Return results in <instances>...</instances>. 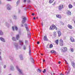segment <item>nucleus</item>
I'll list each match as a JSON object with an SVG mask.
<instances>
[{
  "label": "nucleus",
  "instance_id": "4be33fe9",
  "mask_svg": "<svg viewBox=\"0 0 75 75\" xmlns=\"http://www.w3.org/2000/svg\"><path fill=\"white\" fill-rule=\"evenodd\" d=\"M69 8H72L73 7V6H72V5L71 4H69Z\"/></svg>",
  "mask_w": 75,
  "mask_h": 75
},
{
  "label": "nucleus",
  "instance_id": "c85d7f7f",
  "mask_svg": "<svg viewBox=\"0 0 75 75\" xmlns=\"http://www.w3.org/2000/svg\"><path fill=\"white\" fill-rule=\"evenodd\" d=\"M29 55H31V49H30V46L29 47Z\"/></svg>",
  "mask_w": 75,
  "mask_h": 75
},
{
  "label": "nucleus",
  "instance_id": "473e14b6",
  "mask_svg": "<svg viewBox=\"0 0 75 75\" xmlns=\"http://www.w3.org/2000/svg\"><path fill=\"white\" fill-rule=\"evenodd\" d=\"M58 40H56V41H55V43L56 44H58Z\"/></svg>",
  "mask_w": 75,
  "mask_h": 75
},
{
  "label": "nucleus",
  "instance_id": "c03bdc74",
  "mask_svg": "<svg viewBox=\"0 0 75 75\" xmlns=\"http://www.w3.org/2000/svg\"><path fill=\"white\" fill-rule=\"evenodd\" d=\"M30 2H31V1L30 0H28V3H30Z\"/></svg>",
  "mask_w": 75,
  "mask_h": 75
},
{
  "label": "nucleus",
  "instance_id": "72a5a7b5",
  "mask_svg": "<svg viewBox=\"0 0 75 75\" xmlns=\"http://www.w3.org/2000/svg\"><path fill=\"white\" fill-rule=\"evenodd\" d=\"M67 69L68 71H70L71 70V68L69 67V66H68L67 67Z\"/></svg>",
  "mask_w": 75,
  "mask_h": 75
},
{
  "label": "nucleus",
  "instance_id": "a19ab883",
  "mask_svg": "<svg viewBox=\"0 0 75 75\" xmlns=\"http://www.w3.org/2000/svg\"><path fill=\"white\" fill-rule=\"evenodd\" d=\"M12 29L13 30V31H14V26L12 27Z\"/></svg>",
  "mask_w": 75,
  "mask_h": 75
},
{
  "label": "nucleus",
  "instance_id": "79ce46f5",
  "mask_svg": "<svg viewBox=\"0 0 75 75\" xmlns=\"http://www.w3.org/2000/svg\"><path fill=\"white\" fill-rule=\"evenodd\" d=\"M46 71V70H45V69H44V70L42 71V72H43V73H45Z\"/></svg>",
  "mask_w": 75,
  "mask_h": 75
},
{
  "label": "nucleus",
  "instance_id": "6ab92c4d",
  "mask_svg": "<svg viewBox=\"0 0 75 75\" xmlns=\"http://www.w3.org/2000/svg\"><path fill=\"white\" fill-rule=\"evenodd\" d=\"M10 69L11 71H13V70H14V67H13V66H11L10 67Z\"/></svg>",
  "mask_w": 75,
  "mask_h": 75
},
{
  "label": "nucleus",
  "instance_id": "2eb2a0df",
  "mask_svg": "<svg viewBox=\"0 0 75 75\" xmlns=\"http://www.w3.org/2000/svg\"><path fill=\"white\" fill-rule=\"evenodd\" d=\"M57 33L59 37H60L61 35V33L60 31H58Z\"/></svg>",
  "mask_w": 75,
  "mask_h": 75
},
{
  "label": "nucleus",
  "instance_id": "a878e982",
  "mask_svg": "<svg viewBox=\"0 0 75 75\" xmlns=\"http://www.w3.org/2000/svg\"><path fill=\"white\" fill-rule=\"evenodd\" d=\"M19 57L21 60H23V55H20Z\"/></svg>",
  "mask_w": 75,
  "mask_h": 75
},
{
  "label": "nucleus",
  "instance_id": "423d86ee",
  "mask_svg": "<svg viewBox=\"0 0 75 75\" xmlns=\"http://www.w3.org/2000/svg\"><path fill=\"white\" fill-rule=\"evenodd\" d=\"M13 45L15 47V48H16V50L18 49V44L17 43H13Z\"/></svg>",
  "mask_w": 75,
  "mask_h": 75
},
{
  "label": "nucleus",
  "instance_id": "1a4fd4ad",
  "mask_svg": "<svg viewBox=\"0 0 75 75\" xmlns=\"http://www.w3.org/2000/svg\"><path fill=\"white\" fill-rule=\"evenodd\" d=\"M60 45L61 46H63V44H64V42H63V41L62 39H60Z\"/></svg>",
  "mask_w": 75,
  "mask_h": 75
},
{
  "label": "nucleus",
  "instance_id": "39448f33",
  "mask_svg": "<svg viewBox=\"0 0 75 75\" xmlns=\"http://www.w3.org/2000/svg\"><path fill=\"white\" fill-rule=\"evenodd\" d=\"M61 50L62 52H66L67 51V48L66 47H64L61 48Z\"/></svg>",
  "mask_w": 75,
  "mask_h": 75
},
{
  "label": "nucleus",
  "instance_id": "ddd939ff",
  "mask_svg": "<svg viewBox=\"0 0 75 75\" xmlns=\"http://www.w3.org/2000/svg\"><path fill=\"white\" fill-rule=\"evenodd\" d=\"M56 16L57 17L59 18H62V16L60 15H56Z\"/></svg>",
  "mask_w": 75,
  "mask_h": 75
},
{
  "label": "nucleus",
  "instance_id": "6e6d98bb",
  "mask_svg": "<svg viewBox=\"0 0 75 75\" xmlns=\"http://www.w3.org/2000/svg\"><path fill=\"white\" fill-rule=\"evenodd\" d=\"M40 44V42H38V44Z\"/></svg>",
  "mask_w": 75,
  "mask_h": 75
},
{
  "label": "nucleus",
  "instance_id": "de8ad7c7",
  "mask_svg": "<svg viewBox=\"0 0 75 75\" xmlns=\"http://www.w3.org/2000/svg\"><path fill=\"white\" fill-rule=\"evenodd\" d=\"M26 0H23L24 2V3H25V2H26Z\"/></svg>",
  "mask_w": 75,
  "mask_h": 75
},
{
  "label": "nucleus",
  "instance_id": "4c0bfd02",
  "mask_svg": "<svg viewBox=\"0 0 75 75\" xmlns=\"http://www.w3.org/2000/svg\"><path fill=\"white\" fill-rule=\"evenodd\" d=\"M10 58L12 60H13V59H14V58H13V57H10Z\"/></svg>",
  "mask_w": 75,
  "mask_h": 75
},
{
  "label": "nucleus",
  "instance_id": "7ed1b4c3",
  "mask_svg": "<svg viewBox=\"0 0 75 75\" xmlns=\"http://www.w3.org/2000/svg\"><path fill=\"white\" fill-rule=\"evenodd\" d=\"M16 68L18 71L19 74H20V75H23V71L22 70L19 69L18 67L17 66H16Z\"/></svg>",
  "mask_w": 75,
  "mask_h": 75
},
{
  "label": "nucleus",
  "instance_id": "f3484780",
  "mask_svg": "<svg viewBox=\"0 0 75 75\" xmlns=\"http://www.w3.org/2000/svg\"><path fill=\"white\" fill-rule=\"evenodd\" d=\"M30 59L32 63L34 64V59H33V57L30 58Z\"/></svg>",
  "mask_w": 75,
  "mask_h": 75
},
{
  "label": "nucleus",
  "instance_id": "09e8293b",
  "mask_svg": "<svg viewBox=\"0 0 75 75\" xmlns=\"http://www.w3.org/2000/svg\"><path fill=\"white\" fill-rule=\"evenodd\" d=\"M1 49H0V55H1Z\"/></svg>",
  "mask_w": 75,
  "mask_h": 75
},
{
  "label": "nucleus",
  "instance_id": "9b49d317",
  "mask_svg": "<svg viewBox=\"0 0 75 75\" xmlns=\"http://www.w3.org/2000/svg\"><path fill=\"white\" fill-rule=\"evenodd\" d=\"M70 39L71 42H73L74 41V39L72 37H70Z\"/></svg>",
  "mask_w": 75,
  "mask_h": 75
},
{
  "label": "nucleus",
  "instance_id": "dca6fc26",
  "mask_svg": "<svg viewBox=\"0 0 75 75\" xmlns=\"http://www.w3.org/2000/svg\"><path fill=\"white\" fill-rule=\"evenodd\" d=\"M12 40L13 41H17V39L16 38L14 37H12Z\"/></svg>",
  "mask_w": 75,
  "mask_h": 75
},
{
  "label": "nucleus",
  "instance_id": "393cba45",
  "mask_svg": "<svg viewBox=\"0 0 75 75\" xmlns=\"http://www.w3.org/2000/svg\"><path fill=\"white\" fill-rule=\"evenodd\" d=\"M51 53H53V54H57L55 51L54 50L51 51Z\"/></svg>",
  "mask_w": 75,
  "mask_h": 75
},
{
  "label": "nucleus",
  "instance_id": "7c9ffc66",
  "mask_svg": "<svg viewBox=\"0 0 75 75\" xmlns=\"http://www.w3.org/2000/svg\"><path fill=\"white\" fill-rule=\"evenodd\" d=\"M19 3H20V0H18V1L16 2V6H17L18 5V4H19Z\"/></svg>",
  "mask_w": 75,
  "mask_h": 75
},
{
  "label": "nucleus",
  "instance_id": "c9c22d12",
  "mask_svg": "<svg viewBox=\"0 0 75 75\" xmlns=\"http://www.w3.org/2000/svg\"><path fill=\"white\" fill-rule=\"evenodd\" d=\"M70 50L71 51V52H74V49L72 48H70Z\"/></svg>",
  "mask_w": 75,
  "mask_h": 75
},
{
  "label": "nucleus",
  "instance_id": "3c124183",
  "mask_svg": "<svg viewBox=\"0 0 75 75\" xmlns=\"http://www.w3.org/2000/svg\"><path fill=\"white\" fill-rule=\"evenodd\" d=\"M27 10V8H25V10Z\"/></svg>",
  "mask_w": 75,
  "mask_h": 75
},
{
  "label": "nucleus",
  "instance_id": "4468645a",
  "mask_svg": "<svg viewBox=\"0 0 75 75\" xmlns=\"http://www.w3.org/2000/svg\"><path fill=\"white\" fill-rule=\"evenodd\" d=\"M71 64L72 67H73V68H75V63L74 62H71Z\"/></svg>",
  "mask_w": 75,
  "mask_h": 75
},
{
  "label": "nucleus",
  "instance_id": "a211bd4d",
  "mask_svg": "<svg viewBox=\"0 0 75 75\" xmlns=\"http://www.w3.org/2000/svg\"><path fill=\"white\" fill-rule=\"evenodd\" d=\"M16 40H18L19 39V38L20 37V36H19V35H16Z\"/></svg>",
  "mask_w": 75,
  "mask_h": 75
},
{
  "label": "nucleus",
  "instance_id": "9d476101",
  "mask_svg": "<svg viewBox=\"0 0 75 75\" xmlns=\"http://www.w3.org/2000/svg\"><path fill=\"white\" fill-rule=\"evenodd\" d=\"M7 9L8 10L11 9V6L9 4H8L7 6Z\"/></svg>",
  "mask_w": 75,
  "mask_h": 75
},
{
  "label": "nucleus",
  "instance_id": "e2e57ef3",
  "mask_svg": "<svg viewBox=\"0 0 75 75\" xmlns=\"http://www.w3.org/2000/svg\"><path fill=\"white\" fill-rule=\"evenodd\" d=\"M42 26H43V24L42 23Z\"/></svg>",
  "mask_w": 75,
  "mask_h": 75
},
{
  "label": "nucleus",
  "instance_id": "f8f14e48",
  "mask_svg": "<svg viewBox=\"0 0 75 75\" xmlns=\"http://www.w3.org/2000/svg\"><path fill=\"white\" fill-rule=\"evenodd\" d=\"M0 40L1 41H2V42H5V40H4V39L3 38L0 37Z\"/></svg>",
  "mask_w": 75,
  "mask_h": 75
},
{
  "label": "nucleus",
  "instance_id": "37998d69",
  "mask_svg": "<svg viewBox=\"0 0 75 75\" xmlns=\"http://www.w3.org/2000/svg\"><path fill=\"white\" fill-rule=\"evenodd\" d=\"M25 44H27V42H28V41L25 40Z\"/></svg>",
  "mask_w": 75,
  "mask_h": 75
},
{
  "label": "nucleus",
  "instance_id": "20e7f679",
  "mask_svg": "<svg viewBox=\"0 0 75 75\" xmlns=\"http://www.w3.org/2000/svg\"><path fill=\"white\" fill-rule=\"evenodd\" d=\"M22 23H25V22H26V20H27L26 17L23 16L22 17Z\"/></svg>",
  "mask_w": 75,
  "mask_h": 75
},
{
  "label": "nucleus",
  "instance_id": "f257e3e1",
  "mask_svg": "<svg viewBox=\"0 0 75 75\" xmlns=\"http://www.w3.org/2000/svg\"><path fill=\"white\" fill-rule=\"evenodd\" d=\"M24 26L26 29V30L27 31V34H28V37L29 38H30V37H31V33H30V31L29 30V29H28V28L27 27V24L25 23L24 24Z\"/></svg>",
  "mask_w": 75,
  "mask_h": 75
},
{
  "label": "nucleus",
  "instance_id": "0e129e2a",
  "mask_svg": "<svg viewBox=\"0 0 75 75\" xmlns=\"http://www.w3.org/2000/svg\"><path fill=\"white\" fill-rule=\"evenodd\" d=\"M64 60V61H65V62H67V61H66V60Z\"/></svg>",
  "mask_w": 75,
  "mask_h": 75
},
{
  "label": "nucleus",
  "instance_id": "412c9836",
  "mask_svg": "<svg viewBox=\"0 0 75 75\" xmlns=\"http://www.w3.org/2000/svg\"><path fill=\"white\" fill-rule=\"evenodd\" d=\"M68 27L70 29H72V25H68Z\"/></svg>",
  "mask_w": 75,
  "mask_h": 75
},
{
  "label": "nucleus",
  "instance_id": "8fccbe9b",
  "mask_svg": "<svg viewBox=\"0 0 75 75\" xmlns=\"http://www.w3.org/2000/svg\"><path fill=\"white\" fill-rule=\"evenodd\" d=\"M6 67V65H4V68H5Z\"/></svg>",
  "mask_w": 75,
  "mask_h": 75
},
{
  "label": "nucleus",
  "instance_id": "6e6552de",
  "mask_svg": "<svg viewBox=\"0 0 75 75\" xmlns=\"http://www.w3.org/2000/svg\"><path fill=\"white\" fill-rule=\"evenodd\" d=\"M24 41L23 40H19V43L22 46L23 45V42Z\"/></svg>",
  "mask_w": 75,
  "mask_h": 75
},
{
  "label": "nucleus",
  "instance_id": "c756f323",
  "mask_svg": "<svg viewBox=\"0 0 75 75\" xmlns=\"http://www.w3.org/2000/svg\"><path fill=\"white\" fill-rule=\"evenodd\" d=\"M14 27L16 31H17V30H18V28H17V26H16V25L14 26Z\"/></svg>",
  "mask_w": 75,
  "mask_h": 75
},
{
  "label": "nucleus",
  "instance_id": "f704fd0d",
  "mask_svg": "<svg viewBox=\"0 0 75 75\" xmlns=\"http://www.w3.org/2000/svg\"><path fill=\"white\" fill-rule=\"evenodd\" d=\"M23 49L24 50H26V46H23Z\"/></svg>",
  "mask_w": 75,
  "mask_h": 75
},
{
  "label": "nucleus",
  "instance_id": "052dcab7",
  "mask_svg": "<svg viewBox=\"0 0 75 75\" xmlns=\"http://www.w3.org/2000/svg\"><path fill=\"white\" fill-rule=\"evenodd\" d=\"M8 75H11V74H9Z\"/></svg>",
  "mask_w": 75,
  "mask_h": 75
},
{
  "label": "nucleus",
  "instance_id": "a18cd8bd",
  "mask_svg": "<svg viewBox=\"0 0 75 75\" xmlns=\"http://www.w3.org/2000/svg\"><path fill=\"white\" fill-rule=\"evenodd\" d=\"M0 60H1V61L2 60L1 57V56H0Z\"/></svg>",
  "mask_w": 75,
  "mask_h": 75
},
{
  "label": "nucleus",
  "instance_id": "13d9d810",
  "mask_svg": "<svg viewBox=\"0 0 75 75\" xmlns=\"http://www.w3.org/2000/svg\"><path fill=\"white\" fill-rule=\"evenodd\" d=\"M1 4V1H0V4Z\"/></svg>",
  "mask_w": 75,
  "mask_h": 75
},
{
  "label": "nucleus",
  "instance_id": "b1692460",
  "mask_svg": "<svg viewBox=\"0 0 75 75\" xmlns=\"http://www.w3.org/2000/svg\"><path fill=\"white\" fill-rule=\"evenodd\" d=\"M53 1H54V0H50L49 3L50 4H51V3H53Z\"/></svg>",
  "mask_w": 75,
  "mask_h": 75
},
{
  "label": "nucleus",
  "instance_id": "603ef678",
  "mask_svg": "<svg viewBox=\"0 0 75 75\" xmlns=\"http://www.w3.org/2000/svg\"><path fill=\"white\" fill-rule=\"evenodd\" d=\"M33 19H34V20H35V17H34L33 18Z\"/></svg>",
  "mask_w": 75,
  "mask_h": 75
},
{
  "label": "nucleus",
  "instance_id": "2f4dec72",
  "mask_svg": "<svg viewBox=\"0 0 75 75\" xmlns=\"http://www.w3.org/2000/svg\"><path fill=\"white\" fill-rule=\"evenodd\" d=\"M13 18L14 19H16L17 18V17L15 15H14L13 16Z\"/></svg>",
  "mask_w": 75,
  "mask_h": 75
},
{
  "label": "nucleus",
  "instance_id": "49530a36",
  "mask_svg": "<svg viewBox=\"0 0 75 75\" xmlns=\"http://www.w3.org/2000/svg\"><path fill=\"white\" fill-rule=\"evenodd\" d=\"M35 15V14H34V13H32V16H34V15Z\"/></svg>",
  "mask_w": 75,
  "mask_h": 75
},
{
  "label": "nucleus",
  "instance_id": "f03ea898",
  "mask_svg": "<svg viewBox=\"0 0 75 75\" xmlns=\"http://www.w3.org/2000/svg\"><path fill=\"white\" fill-rule=\"evenodd\" d=\"M54 29L57 30V28L56 27V26H55V25H52V26L50 27V30H54Z\"/></svg>",
  "mask_w": 75,
  "mask_h": 75
},
{
  "label": "nucleus",
  "instance_id": "bb28decb",
  "mask_svg": "<svg viewBox=\"0 0 75 75\" xmlns=\"http://www.w3.org/2000/svg\"><path fill=\"white\" fill-rule=\"evenodd\" d=\"M3 33L1 31V30H0V35H3Z\"/></svg>",
  "mask_w": 75,
  "mask_h": 75
},
{
  "label": "nucleus",
  "instance_id": "cd10ccee",
  "mask_svg": "<svg viewBox=\"0 0 75 75\" xmlns=\"http://www.w3.org/2000/svg\"><path fill=\"white\" fill-rule=\"evenodd\" d=\"M53 34L54 35V37H56V36H57V34L56 33V32H53Z\"/></svg>",
  "mask_w": 75,
  "mask_h": 75
},
{
  "label": "nucleus",
  "instance_id": "680f3d73",
  "mask_svg": "<svg viewBox=\"0 0 75 75\" xmlns=\"http://www.w3.org/2000/svg\"><path fill=\"white\" fill-rule=\"evenodd\" d=\"M61 75H64V74H61Z\"/></svg>",
  "mask_w": 75,
  "mask_h": 75
},
{
  "label": "nucleus",
  "instance_id": "69168bd1",
  "mask_svg": "<svg viewBox=\"0 0 75 75\" xmlns=\"http://www.w3.org/2000/svg\"><path fill=\"white\" fill-rule=\"evenodd\" d=\"M66 64H68V63H67V62H66Z\"/></svg>",
  "mask_w": 75,
  "mask_h": 75
},
{
  "label": "nucleus",
  "instance_id": "ea45409f",
  "mask_svg": "<svg viewBox=\"0 0 75 75\" xmlns=\"http://www.w3.org/2000/svg\"><path fill=\"white\" fill-rule=\"evenodd\" d=\"M38 72H41V70L39 69H38Z\"/></svg>",
  "mask_w": 75,
  "mask_h": 75
},
{
  "label": "nucleus",
  "instance_id": "4d7b16f0",
  "mask_svg": "<svg viewBox=\"0 0 75 75\" xmlns=\"http://www.w3.org/2000/svg\"><path fill=\"white\" fill-rule=\"evenodd\" d=\"M7 1H11V0H7Z\"/></svg>",
  "mask_w": 75,
  "mask_h": 75
},
{
  "label": "nucleus",
  "instance_id": "5701e85b",
  "mask_svg": "<svg viewBox=\"0 0 75 75\" xmlns=\"http://www.w3.org/2000/svg\"><path fill=\"white\" fill-rule=\"evenodd\" d=\"M67 14H68V15H71V11H67Z\"/></svg>",
  "mask_w": 75,
  "mask_h": 75
},
{
  "label": "nucleus",
  "instance_id": "0eeeda50",
  "mask_svg": "<svg viewBox=\"0 0 75 75\" xmlns=\"http://www.w3.org/2000/svg\"><path fill=\"white\" fill-rule=\"evenodd\" d=\"M64 8V6L63 5L61 4L59 6L58 9L59 11H61V10Z\"/></svg>",
  "mask_w": 75,
  "mask_h": 75
},
{
  "label": "nucleus",
  "instance_id": "774afa93",
  "mask_svg": "<svg viewBox=\"0 0 75 75\" xmlns=\"http://www.w3.org/2000/svg\"><path fill=\"white\" fill-rule=\"evenodd\" d=\"M74 23L75 24V21H74Z\"/></svg>",
  "mask_w": 75,
  "mask_h": 75
},
{
  "label": "nucleus",
  "instance_id": "aec40b11",
  "mask_svg": "<svg viewBox=\"0 0 75 75\" xmlns=\"http://www.w3.org/2000/svg\"><path fill=\"white\" fill-rule=\"evenodd\" d=\"M44 39L45 41H48V40L47 38V36H45L44 38Z\"/></svg>",
  "mask_w": 75,
  "mask_h": 75
},
{
  "label": "nucleus",
  "instance_id": "864d4df0",
  "mask_svg": "<svg viewBox=\"0 0 75 75\" xmlns=\"http://www.w3.org/2000/svg\"><path fill=\"white\" fill-rule=\"evenodd\" d=\"M19 35H21V32H19Z\"/></svg>",
  "mask_w": 75,
  "mask_h": 75
},
{
  "label": "nucleus",
  "instance_id": "5fc2aeb1",
  "mask_svg": "<svg viewBox=\"0 0 75 75\" xmlns=\"http://www.w3.org/2000/svg\"><path fill=\"white\" fill-rule=\"evenodd\" d=\"M58 63L59 64H60V63H61V62H59Z\"/></svg>",
  "mask_w": 75,
  "mask_h": 75
},
{
  "label": "nucleus",
  "instance_id": "e433bc0d",
  "mask_svg": "<svg viewBox=\"0 0 75 75\" xmlns=\"http://www.w3.org/2000/svg\"><path fill=\"white\" fill-rule=\"evenodd\" d=\"M53 47V45H52V44H50V48H52Z\"/></svg>",
  "mask_w": 75,
  "mask_h": 75
},
{
  "label": "nucleus",
  "instance_id": "bf43d9fd",
  "mask_svg": "<svg viewBox=\"0 0 75 75\" xmlns=\"http://www.w3.org/2000/svg\"><path fill=\"white\" fill-rule=\"evenodd\" d=\"M45 60H43V62H45Z\"/></svg>",
  "mask_w": 75,
  "mask_h": 75
},
{
  "label": "nucleus",
  "instance_id": "58836bf2",
  "mask_svg": "<svg viewBox=\"0 0 75 75\" xmlns=\"http://www.w3.org/2000/svg\"><path fill=\"white\" fill-rule=\"evenodd\" d=\"M24 23H22L21 24V27H24Z\"/></svg>",
  "mask_w": 75,
  "mask_h": 75
},
{
  "label": "nucleus",
  "instance_id": "338daca9",
  "mask_svg": "<svg viewBox=\"0 0 75 75\" xmlns=\"http://www.w3.org/2000/svg\"><path fill=\"white\" fill-rule=\"evenodd\" d=\"M41 55H43V54H41Z\"/></svg>",
  "mask_w": 75,
  "mask_h": 75
}]
</instances>
